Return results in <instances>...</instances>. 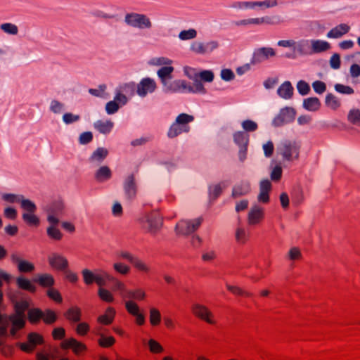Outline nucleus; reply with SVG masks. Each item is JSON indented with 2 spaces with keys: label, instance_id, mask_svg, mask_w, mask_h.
<instances>
[{
  "label": "nucleus",
  "instance_id": "nucleus-30",
  "mask_svg": "<svg viewBox=\"0 0 360 360\" xmlns=\"http://www.w3.org/2000/svg\"><path fill=\"white\" fill-rule=\"evenodd\" d=\"M94 127L102 134H108L112 130L113 122L110 120H98L94 123Z\"/></svg>",
  "mask_w": 360,
  "mask_h": 360
},
{
  "label": "nucleus",
  "instance_id": "nucleus-64",
  "mask_svg": "<svg viewBox=\"0 0 360 360\" xmlns=\"http://www.w3.org/2000/svg\"><path fill=\"white\" fill-rule=\"evenodd\" d=\"M1 29L6 33L11 34H16L18 33V27L11 23H4L1 25Z\"/></svg>",
  "mask_w": 360,
  "mask_h": 360
},
{
  "label": "nucleus",
  "instance_id": "nucleus-55",
  "mask_svg": "<svg viewBox=\"0 0 360 360\" xmlns=\"http://www.w3.org/2000/svg\"><path fill=\"white\" fill-rule=\"evenodd\" d=\"M47 234L51 238L56 240H60L63 237L60 230L56 228L55 226H51L47 229Z\"/></svg>",
  "mask_w": 360,
  "mask_h": 360
},
{
  "label": "nucleus",
  "instance_id": "nucleus-21",
  "mask_svg": "<svg viewBox=\"0 0 360 360\" xmlns=\"http://www.w3.org/2000/svg\"><path fill=\"white\" fill-rule=\"evenodd\" d=\"M166 89L170 92H186L187 91V84L184 80H174L172 82H167L164 85Z\"/></svg>",
  "mask_w": 360,
  "mask_h": 360
},
{
  "label": "nucleus",
  "instance_id": "nucleus-10",
  "mask_svg": "<svg viewBox=\"0 0 360 360\" xmlns=\"http://www.w3.org/2000/svg\"><path fill=\"white\" fill-rule=\"evenodd\" d=\"M156 88L155 81L150 77H146L137 84L136 93L141 97H145L148 94L154 92Z\"/></svg>",
  "mask_w": 360,
  "mask_h": 360
},
{
  "label": "nucleus",
  "instance_id": "nucleus-52",
  "mask_svg": "<svg viewBox=\"0 0 360 360\" xmlns=\"http://www.w3.org/2000/svg\"><path fill=\"white\" fill-rule=\"evenodd\" d=\"M288 259L291 261L300 260L302 257L300 248L293 247L290 249L288 253Z\"/></svg>",
  "mask_w": 360,
  "mask_h": 360
},
{
  "label": "nucleus",
  "instance_id": "nucleus-16",
  "mask_svg": "<svg viewBox=\"0 0 360 360\" xmlns=\"http://www.w3.org/2000/svg\"><path fill=\"white\" fill-rule=\"evenodd\" d=\"M124 190L128 199L131 200L136 197L137 186L135 182L134 174H130L127 176L124 183Z\"/></svg>",
  "mask_w": 360,
  "mask_h": 360
},
{
  "label": "nucleus",
  "instance_id": "nucleus-8",
  "mask_svg": "<svg viewBox=\"0 0 360 360\" xmlns=\"http://www.w3.org/2000/svg\"><path fill=\"white\" fill-rule=\"evenodd\" d=\"M48 262L52 269L57 271H65L69 266L67 258L57 252H53L48 256Z\"/></svg>",
  "mask_w": 360,
  "mask_h": 360
},
{
  "label": "nucleus",
  "instance_id": "nucleus-7",
  "mask_svg": "<svg viewBox=\"0 0 360 360\" xmlns=\"http://www.w3.org/2000/svg\"><path fill=\"white\" fill-rule=\"evenodd\" d=\"M126 22L133 27L139 28H149L151 22L145 15L138 13H129L125 17Z\"/></svg>",
  "mask_w": 360,
  "mask_h": 360
},
{
  "label": "nucleus",
  "instance_id": "nucleus-22",
  "mask_svg": "<svg viewBox=\"0 0 360 360\" xmlns=\"http://www.w3.org/2000/svg\"><path fill=\"white\" fill-rule=\"evenodd\" d=\"M115 314V309L112 307H108L106 309L105 314L98 317L97 321L103 325H110L113 322Z\"/></svg>",
  "mask_w": 360,
  "mask_h": 360
},
{
  "label": "nucleus",
  "instance_id": "nucleus-36",
  "mask_svg": "<svg viewBox=\"0 0 360 360\" xmlns=\"http://www.w3.org/2000/svg\"><path fill=\"white\" fill-rule=\"evenodd\" d=\"M311 44L314 53L323 52L330 48V45L328 42L322 40H312Z\"/></svg>",
  "mask_w": 360,
  "mask_h": 360
},
{
  "label": "nucleus",
  "instance_id": "nucleus-61",
  "mask_svg": "<svg viewBox=\"0 0 360 360\" xmlns=\"http://www.w3.org/2000/svg\"><path fill=\"white\" fill-rule=\"evenodd\" d=\"M201 80L206 82H211L214 79V74L211 70H203L196 75Z\"/></svg>",
  "mask_w": 360,
  "mask_h": 360
},
{
  "label": "nucleus",
  "instance_id": "nucleus-6",
  "mask_svg": "<svg viewBox=\"0 0 360 360\" xmlns=\"http://www.w3.org/2000/svg\"><path fill=\"white\" fill-rule=\"evenodd\" d=\"M141 224L143 229L148 232L154 233L161 227L162 219L158 212H153L141 219Z\"/></svg>",
  "mask_w": 360,
  "mask_h": 360
},
{
  "label": "nucleus",
  "instance_id": "nucleus-1",
  "mask_svg": "<svg viewBox=\"0 0 360 360\" xmlns=\"http://www.w3.org/2000/svg\"><path fill=\"white\" fill-rule=\"evenodd\" d=\"M192 314L197 319L210 325H215L217 321L212 311L205 305L200 303H193L191 305Z\"/></svg>",
  "mask_w": 360,
  "mask_h": 360
},
{
  "label": "nucleus",
  "instance_id": "nucleus-50",
  "mask_svg": "<svg viewBox=\"0 0 360 360\" xmlns=\"http://www.w3.org/2000/svg\"><path fill=\"white\" fill-rule=\"evenodd\" d=\"M18 270L20 273H30L34 270V265L26 260H23L18 265Z\"/></svg>",
  "mask_w": 360,
  "mask_h": 360
},
{
  "label": "nucleus",
  "instance_id": "nucleus-48",
  "mask_svg": "<svg viewBox=\"0 0 360 360\" xmlns=\"http://www.w3.org/2000/svg\"><path fill=\"white\" fill-rule=\"evenodd\" d=\"M9 326V319L7 315L0 314V337L7 335V329Z\"/></svg>",
  "mask_w": 360,
  "mask_h": 360
},
{
  "label": "nucleus",
  "instance_id": "nucleus-60",
  "mask_svg": "<svg viewBox=\"0 0 360 360\" xmlns=\"http://www.w3.org/2000/svg\"><path fill=\"white\" fill-rule=\"evenodd\" d=\"M187 91L195 93H205V89L200 81L195 80L193 83V86H187Z\"/></svg>",
  "mask_w": 360,
  "mask_h": 360
},
{
  "label": "nucleus",
  "instance_id": "nucleus-46",
  "mask_svg": "<svg viewBox=\"0 0 360 360\" xmlns=\"http://www.w3.org/2000/svg\"><path fill=\"white\" fill-rule=\"evenodd\" d=\"M56 319L57 316L53 311L51 309H46L43 311L41 320H43L46 324H52L56 322Z\"/></svg>",
  "mask_w": 360,
  "mask_h": 360
},
{
  "label": "nucleus",
  "instance_id": "nucleus-53",
  "mask_svg": "<svg viewBox=\"0 0 360 360\" xmlns=\"http://www.w3.org/2000/svg\"><path fill=\"white\" fill-rule=\"evenodd\" d=\"M226 288L229 291H230L231 293L236 295H240L243 297L251 296V294L250 292L243 290L242 288L238 286L227 285Z\"/></svg>",
  "mask_w": 360,
  "mask_h": 360
},
{
  "label": "nucleus",
  "instance_id": "nucleus-57",
  "mask_svg": "<svg viewBox=\"0 0 360 360\" xmlns=\"http://www.w3.org/2000/svg\"><path fill=\"white\" fill-rule=\"evenodd\" d=\"M47 295L50 299L53 300L56 302H62L63 299L60 292L52 287L48 289Z\"/></svg>",
  "mask_w": 360,
  "mask_h": 360
},
{
  "label": "nucleus",
  "instance_id": "nucleus-4",
  "mask_svg": "<svg viewBox=\"0 0 360 360\" xmlns=\"http://www.w3.org/2000/svg\"><path fill=\"white\" fill-rule=\"evenodd\" d=\"M203 219L202 217L194 219H182L176 224V231L178 234H191L198 229Z\"/></svg>",
  "mask_w": 360,
  "mask_h": 360
},
{
  "label": "nucleus",
  "instance_id": "nucleus-2",
  "mask_svg": "<svg viewBox=\"0 0 360 360\" xmlns=\"http://www.w3.org/2000/svg\"><path fill=\"white\" fill-rule=\"evenodd\" d=\"M107 271L103 269H96L94 271L89 269H84L82 275L84 283L86 285H91L95 283L98 286L105 285V275Z\"/></svg>",
  "mask_w": 360,
  "mask_h": 360
},
{
  "label": "nucleus",
  "instance_id": "nucleus-58",
  "mask_svg": "<svg viewBox=\"0 0 360 360\" xmlns=\"http://www.w3.org/2000/svg\"><path fill=\"white\" fill-rule=\"evenodd\" d=\"M90 330L89 325L86 322L79 323L76 327V333L80 336L86 335Z\"/></svg>",
  "mask_w": 360,
  "mask_h": 360
},
{
  "label": "nucleus",
  "instance_id": "nucleus-62",
  "mask_svg": "<svg viewBox=\"0 0 360 360\" xmlns=\"http://www.w3.org/2000/svg\"><path fill=\"white\" fill-rule=\"evenodd\" d=\"M242 127L246 131H255L257 129V124L250 120H245L242 122Z\"/></svg>",
  "mask_w": 360,
  "mask_h": 360
},
{
  "label": "nucleus",
  "instance_id": "nucleus-24",
  "mask_svg": "<svg viewBox=\"0 0 360 360\" xmlns=\"http://www.w3.org/2000/svg\"><path fill=\"white\" fill-rule=\"evenodd\" d=\"M34 282L43 288H51L55 284V279L50 274H42L37 276Z\"/></svg>",
  "mask_w": 360,
  "mask_h": 360
},
{
  "label": "nucleus",
  "instance_id": "nucleus-51",
  "mask_svg": "<svg viewBox=\"0 0 360 360\" xmlns=\"http://www.w3.org/2000/svg\"><path fill=\"white\" fill-rule=\"evenodd\" d=\"M113 269L117 273L124 276L127 275L130 271V267L122 262L114 263Z\"/></svg>",
  "mask_w": 360,
  "mask_h": 360
},
{
  "label": "nucleus",
  "instance_id": "nucleus-43",
  "mask_svg": "<svg viewBox=\"0 0 360 360\" xmlns=\"http://www.w3.org/2000/svg\"><path fill=\"white\" fill-rule=\"evenodd\" d=\"M148 346L150 352L152 354H158L164 352V347L162 345L154 339H150L148 341Z\"/></svg>",
  "mask_w": 360,
  "mask_h": 360
},
{
  "label": "nucleus",
  "instance_id": "nucleus-35",
  "mask_svg": "<svg viewBox=\"0 0 360 360\" xmlns=\"http://www.w3.org/2000/svg\"><path fill=\"white\" fill-rule=\"evenodd\" d=\"M108 151L104 148H98L90 157V161L92 162L101 163L108 156Z\"/></svg>",
  "mask_w": 360,
  "mask_h": 360
},
{
  "label": "nucleus",
  "instance_id": "nucleus-26",
  "mask_svg": "<svg viewBox=\"0 0 360 360\" xmlns=\"http://www.w3.org/2000/svg\"><path fill=\"white\" fill-rule=\"evenodd\" d=\"M95 179L98 182H103L112 177V171L108 166H101L94 174Z\"/></svg>",
  "mask_w": 360,
  "mask_h": 360
},
{
  "label": "nucleus",
  "instance_id": "nucleus-47",
  "mask_svg": "<svg viewBox=\"0 0 360 360\" xmlns=\"http://www.w3.org/2000/svg\"><path fill=\"white\" fill-rule=\"evenodd\" d=\"M115 343V339L112 336H105L101 335L98 340V345L103 348L112 347Z\"/></svg>",
  "mask_w": 360,
  "mask_h": 360
},
{
  "label": "nucleus",
  "instance_id": "nucleus-49",
  "mask_svg": "<svg viewBox=\"0 0 360 360\" xmlns=\"http://www.w3.org/2000/svg\"><path fill=\"white\" fill-rule=\"evenodd\" d=\"M131 264L139 271L148 273L150 271L149 266L143 260L136 257L133 259Z\"/></svg>",
  "mask_w": 360,
  "mask_h": 360
},
{
  "label": "nucleus",
  "instance_id": "nucleus-14",
  "mask_svg": "<svg viewBox=\"0 0 360 360\" xmlns=\"http://www.w3.org/2000/svg\"><path fill=\"white\" fill-rule=\"evenodd\" d=\"M107 282L111 283L112 284V291H118L120 292V296L122 298L124 297L127 290V288L126 285L122 281H121L112 274H109L108 272H107V274L105 275V285H106Z\"/></svg>",
  "mask_w": 360,
  "mask_h": 360
},
{
  "label": "nucleus",
  "instance_id": "nucleus-15",
  "mask_svg": "<svg viewBox=\"0 0 360 360\" xmlns=\"http://www.w3.org/2000/svg\"><path fill=\"white\" fill-rule=\"evenodd\" d=\"M272 185L269 179H263L259 184V193L257 197L259 202L268 203L269 202V193L271 191Z\"/></svg>",
  "mask_w": 360,
  "mask_h": 360
},
{
  "label": "nucleus",
  "instance_id": "nucleus-37",
  "mask_svg": "<svg viewBox=\"0 0 360 360\" xmlns=\"http://www.w3.org/2000/svg\"><path fill=\"white\" fill-rule=\"evenodd\" d=\"M276 55L274 50L272 48H261L257 50L255 55V58H257L258 61L267 59L269 57H273Z\"/></svg>",
  "mask_w": 360,
  "mask_h": 360
},
{
  "label": "nucleus",
  "instance_id": "nucleus-42",
  "mask_svg": "<svg viewBox=\"0 0 360 360\" xmlns=\"http://www.w3.org/2000/svg\"><path fill=\"white\" fill-rule=\"evenodd\" d=\"M136 89V86L134 82L123 84L122 85H120L117 89L118 91L129 96H134Z\"/></svg>",
  "mask_w": 360,
  "mask_h": 360
},
{
  "label": "nucleus",
  "instance_id": "nucleus-59",
  "mask_svg": "<svg viewBox=\"0 0 360 360\" xmlns=\"http://www.w3.org/2000/svg\"><path fill=\"white\" fill-rule=\"evenodd\" d=\"M335 89L342 94L351 95L354 93V91L352 87L341 84H336L335 85Z\"/></svg>",
  "mask_w": 360,
  "mask_h": 360
},
{
  "label": "nucleus",
  "instance_id": "nucleus-19",
  "mask_svg": "<svg viewBox=\"0 0 360 360\" xmlns=\"http://www.w3.org/2000/svg\"><path fill=\"white\" fill-rule=\"evenodd\" d=\"M64 316L70 322L78 323L82 319V309L77 306H72L64 313Z\"/></svg>",
  "mask_w": 360,
  "mask_h": 360
},
{
  "label": "nucleus",
  "instance_id": "nucleus-11",
  "mask_svg": "<svg viewBox=\"0 0 360 360\" xmlns=\"http://www.w3.org/2000/svg\"><path fill=\"white\" fill-rule=\"evenodd\" d=\"M125 309L129 314L136 318V323L138 326H143L145 323V316L140 312V308L136 302L133 300L126 301Z\"/></svg>",
  "mask_w": 360,
  "mask_h": 360
},
{
  "label": "nucleus",
  "instance_id": "nucleus-33",
  "mask_svg": "<svg viewBox=\"0 0 360 360\" xmlns=\"http://www.w3.org/2000/svg\"><path fill=\"white\" fill-rule=\"evenodd\" d=\"M303 106L309 111H316L321 107V102L316 97H310L304 100Z\"/></svg>",
  "mask_w": 360,
  "mask_h": 360
},
{
  "label": "nucleus",
  "instance_id": "nucleus-3",
  "mask_svg": "<svg viewBox=\"0 0 360 360\" xmlns=\"http://www.w3.org/2000/svg\"><path fill=\"white\" fill-rule=\"evenodd\" d=\"M26 342H18L17 346L24 352L32 353L36 347L44 343V337L36 332L30 333L27 336Z\"/></svg>",
  "mask_w": 360,
  "mask_h": 360
},
{
  "label": "nucleus",
  "instance_id": "nucleus-28",
  "mask_svg": "<svg viewBox=\"0 0 360 360\" xmlns=\"http://www.w3.org/2000/svg\"><path fill=\"white\" fill-rule=\"evenodd\" d=\"M16 284L19 289L27 290L30 292H34L36 291V287L30 280L22 276H18L16 278Z\"/></svg>",
  "mask_w": 360,
  "mask_h": 360
},
{
  "label": "nucleus",
  "instance_id": "nucleus-23",
  "mask_svg": "<svg viewBox=\"0 0 360 360\" xmlns=\"http://www.w3.org/2000/svg\"><path fill=\"white\" fill-rule=\"evenodd\" d=\"M250 191V185L248 182H240L236 184L232 191L233 198H237L240 196L247 195Z\"/></svg>",
  "mask_w": 360,
  "mask_h": 360
},
{
  "label": "nucleus",
  "instance_id": "nucleus-38",
  "mask_svg": "<svg viewBox=\"0 0 360 360\" xmlns=\"http://www.w3.org/2000/svg\"><path fill=\"white\" fill-rule=\"evenodd\" d=\"M35 212L23 213L22 219L29 226L37 227L39 225L40 221Z\"/></svg>",
  "mask_w": 360,
  "mask_h": 360
},
{
  "label": "nucleus",
  "instance_id": "nucleus-44",
  "mask_svg": "<svg viewBox=\"0 0 360 360\" xmlns=\"http://www.w3.org/2000/svg\"><path fill=\"white\" fill-rule=\"evenodd\" d=\"M29 307V303L27 301L17 302L15 304V314L13 315L25 318V312Z\"/></svg>",
  "mask_w": 360,
  "mask_h": 360
},
{
  "label": "nucleus",
  "instance_id": "nucleus-18",
  "mask_svg": "<svg viewBox=\"0 0 360 360\" xmlns=\"http://www.w3.org/2000/svg\"><path fill=\"white\" fill-rule=\"evenodd\" d=\"M8 319H9V324L11 323L12 325L10 330L11 335L14 336L19 330L24 328L25 325V318L12 314L8 316Z\"/></svg>",
  "mask_w": 360,
  "mask_h": 360
},
{
  "label": "nucleus",
  "instance_id": "nucleus-56",
  "mask_svg": "<svg viewBox=\"0 0 360 360\" xmlns=\"http://www.w3.org/2000/svg\"><path fill=\"white\" fill-rule=\"evenodd\" d=\"M248 237L243 228H238L236 231V240L240 244H245L248 241Z\"/></svg>",
  "mask_w": 360,
  "mask_h": 360
},
{
  "label": "nucleus",
  "instance_id": "nucleus-45",
  "mask_svg": "<svg viewBox=\"0 0 360 360\" xmlns=\"http://www.w3.org/2000/svg\"><path fill=\"white\" fill-rule=\"evenodd\" d=\"M347 120L351 124L360 126V110L356 108L350 110L347 115Z\"/></svg>",
  "mask_w": 360,
  "mask_h": 360
},
{
  "label": "nucleus",
  "instance_id": "nucleus-39",
  "mask_svg": "<svg viewBox=\"0 0 360 360\" xmlns=\"http://www.w3.org/2000/svg\"><path fill=\"white\" fill-rule=\"evenodd\" d=\"M325 102H326V106L333 110H338L341 105V103H340V100L338 99V98H337L335 96H334L332 94H328L326 96Z\"/></svg>",
  "mask_w": 360,
  "mask_h": 360
},
{
  "label": "nucleus",
  "instance_id": "nucleus-40",
  "mask_svg": "<svg viewBox=\"0 0 360 360\" xmlns=\"http://www.w3.org/2000/svg\"><path fill=\"white\" fill-rule=\"evenodd\" d=\"M149 320L150 323L153 326H158L161 322V314L160 311L155 308L152 307L149 311Z\"/></svg>",
  "mask_w": 360,
  "mask_h": 360
},
{
  "label": "nucleus",
  "instance_id": "nucleus-13",
  "mask_svg": "<svg viewBox=\"0 0 360 360\" xmlns=\"http://www.w3.org/2000/svg\"><path fill=\"white\" fill-rule=\"evenodd\" d=\"M264 219V210L258 206L252 207L248 212V223L250 226L260 224Z\"/></svg>",
  "mask_w": 360,
  "mask_h": 360
},
{
  "label": "nucleus",
  "instance_id": "nucleus-25",
  "mask_svg": "<svg viewBox=\"0 0 360 360\" xmlns=\"http://www.w3.org/2000/svg\"><path fill=\"white\" fill-rule=\"evenodd\" d=\"M146 297L145 291L141 288H136L134 290L127 289L123 299H129V300L142 301Z\"/></svg>",
  "mask_w": 360,
  "mask_h": 360
},
{
  "label": "nucleus",
  "instance_id": "nucleus-63",
  "mask_svg": "<svg viewBox=\"0 0 360 360\" xmlns=\"http://www.w3.org/2000/svg\"><path fill=\"white\" fill-rule=\"evenodd\" d=\"M196 34L197 33L195 30L190 29L188 30L181 31L179 37L181 40H188L195 38Z\"/></svg>",
  "mask_w": 360,
  "mask_h": 360
},
{
  "label": "nucleus",
  "instance_id": "nucleus-34",
  "mask_svg": "<svg viewBox=\"0 0 360 360\" xmlns=\"http://www.w3.org/2000/svg\"><path fill=\"white\" fill-rule=\"evenodd\" d=\"M105 285L98 286V296L105 302L112 303L115 300V297L112 292L104 288Z\"/></svg>",
  "mask_w": 360,
  "mask_h": 360
},
{
  "label": "nucleus",
  "instance_id": "nucleus-20",
  "mask_svg": "<svg viewBox=\"0 0 360 360\" xmlns=\"http://www.w3.org/2000/svg\"><path fill=\"white\" fill-rule=\"evenodd\" d=\"M350 30V27L345 23L340 24L331 29L327 34L328 38L338 39L347 34Z\"/></svg>",
  "mask_w": 360,
  "mask_h": 360
},
{
  "label": "nucleus",
  "instance_id": "nucleus-17",
  "mask_svg": "<svg viewBox=\"0 0 360 360\" xmlns=\"http://www.w3.org/2000/svg\"><path fill=\"white\" fill-rule=\"evenodd\" d=\"M233 139L236 144L243 147L240 151V158L241 160H243L245 158L248 136L243 131H236L233 134Z\"/></svg>",
  "mask_w": 360,
  "mask_h": 360
},
{
  "label": "nucleus",
  "instance_id": "nucleus-32",
  "mask_svg": "<svg viewBox=\"0 0 360 360\" xmlns=\"http://www.w3.org/2000/svg\"><path fill=\"white\" fill-rule=\"evenodd\" d=\"M193 120L194 117L193 115L186 113H181L176 117L174 122L183 128L188 129V131H189L190 127L188 124L192 122Z\"/></svg>",
  "mask_w": 360,
  "mask_h": 360
},
{
  "label": "nucleus",
  "instance_id": "nucleus-9",
  "mask_svg": "<svg viewBox=\"0 0 360 360\" xmlns=\"http://www.w3.org/2000/svg\"><path fill=\"white\" fill-rule=\"evenodd\" d=\"M60 347L63 349H71L76 355H79L87 350V347L85 344L78 341L74 338L64 340L60 343Z\"/></svg>",
  "mask_w": 360,
  "mask_h": 360
},
{
  "label": "nucleus",
  "instance_id": "nucleus-31",
  "mask_svg": "<svg viewBox=\"0 0 360 360\" xmlns=\"http://www.w3.org/2000/svg\"><path fill=\"white\" fill-rule=\"evenodd\" d=\"M43 315V311L39 308H32L27 311V319L32 324H37L41 320Z\"/></svg>",
  "mask_w": 360,
  "mask_h": 360
},
{
  "label": "nucleus",
  "instance_id": "nucleus-29",
  "mask_svg": "<svg viewBox=\"0 0 360 360\" xmlns=\"http://www.w3.org/2000/svg\"><path fill=\"white\" fill-rule=\"evenodd\" d=\"M173 71L174 68L172 65L165 66L158 70V75L163 85H167V79L172 78Z\"/></svg>",
  "mask_w": 360,
  "mask_h": 360
},
{
  "label": "nucleus",
  "instance_id": "nucleus-5",
  "mask_svg": "<svg viewBox=\"0 0 360 360\" xmlns=\"http://www.w3.org/2000/svg\"><path fill=\"white\" fill-rule=\"evenodd\" d=\"M300 146L295 141H288L282 143L279 150L283 158L288 161L299 158Z\"/></svg>",
  "mask_w": 360,
  "mask_h": 360
},
{
  "label": "nucleus",
  "instance_id": "nucleus-27",
  "mask_svg": "<svg viewBox=\"0 0 360 360\" xmlns=\"http://www.w3.org/2000/svg\"><path fill=\"white\" fill-rule=\"evenodd\" d=\"M277 93L281 98L289 99L293 95V87L290 82H285L279 86Z\"/></svg>",
  "mask_w": 360,
  "mask_h": 360
},
{
  "label": "nucleus",
  "instance_id": "nucleus-41",
  "mask_svg": "<svg viewBox=\"0 0 360 360\" xmlns=\"http://www.w3.org/2000/svg\"><path fill=\"white\" fill-rule=\"evenodd\" d=\"M188 129L183 128L176 122H174L169 129L167 135L169 138H174L182 133H187Z\"/></svg>",
  "mask_w": 360,
  "mask_h": 360
},
{
  "label": "nucleus",
  "instance_id": "nucleus-54",
  "mask_svg": "<svg viewBox=\"0 0 360 360\" xmlns=\"http://www.w3.org/2000/svg\"><path fill=\"white\" fill-rule=\"evenodd\" d=\"M21 207L26 212L25 213L35 212L37 211L35 204L30 200H22Z\"/></svg>",
  "mask_w": 360,
  "mask_h": 360
},
{
  "label": "nucleus",
  "instance_id": "nucleus-12",
  "mask_svg": "<svg viewBox=\"0 0 360 360\" xmlns=\"http://www.w3.org/2000/svg\"><path fill=\"white\" fill-rule=\"evenodd\" d=\"M218 47V43L215 41H211L207 43L195 41L191 45V50L199 54L208 53L213 51Z\"/></svg>",
  "mask_w": 360,
  "mask_h": 360
}]
</instances>
